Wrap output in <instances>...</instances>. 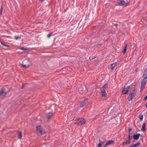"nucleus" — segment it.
Wrapping results in <instances>:
<instances>
[{
    "label": "nucleus",
    "mask_w": 147,
    "mask_h": 147,
    "mask_svg": "<svg viewBox=\"0 0 147 147\" xmlns=\"http://www.w3.org/2000/svg\"><path fill=\"white\" fill-rule=\"evenodd\" d=\"M77 121L74 122V124L80 126L84 125L85 124L86 122L85 119L84 118H77L74 121Z\"/></svg>",
    "instance_id": "1"
},
{
    "label": "nucleus",
    "mask_w": 147,
    "mask_h": 147,
    "mask_svg": "<svg viewBox=\"0 0 147 147\" xmlns=\"http://www.w3.org/2000/svg\"><path fill=\"white\" fill-rule=\"evenodd\" d=\"M142 78L143 79L141 81L140 92H141L143 90L145 86L146 83L147 82V77H142Z\"/></svg>",
    "instance_id": "2"
},
{
    "label": "nucleus",
    "mask_w": 147,
    "mask_h": 147,
    "mask_svg": "<svg viewBox=\"0 0 147 147\" xmlns=\"http://www.w3.org/2000/svg\"><path fill=\"white\" fill-rule=\"evenodd\" d=\"M108 84H105L101 88V91L102 93V96L103 97H105L107 96V94L106 93V90L107 88L108 87Z\"/></svg>",
    "instance_id": "3"
},
{
    "label": "nucleus",
    "mask_w": 147,
    "mask_h": 147,
    "mask_svg": "<svg viewBox=\"0 0 147 147\" xmlns=\"http://www.w3.org/2000/svg\"><path fill=\"white\" fill-rule=\"evenodd\" d=\"M132 130L131 128L130 127L128 129L129 133H128V137L127 140L126 141V142H123L122 143L123 145H125L126 144H129L131 141V136H130V133L131 132Z\"/></svg>",
    "instance_id": "4"
},
{
    "label": "nucleus",
    "mask_w": 147,
    "mask_h": 147,
    "mask_svg": "<svg viewBox=\"0 0 147 147\" xmlns=\"http://www.w3.org/2000/svg\"><path fill=\"white\" fill-rule=\"evenodd\" d=\"M134 90H132L133 92H131L130 93L128 97V100L129 101H131L132 100L133 98L136 96V93L135 92H134Z\"/></svg>",
    "instance_id": "5"
},
{
    "label": "nucleus",
    "mask_w": 147,
    "mask_h": 147,
    "mask_svg": "<svg viewBox=\"0 0 147 147\" xmlns=\"http://www.w3.org/2000/svg\"><path fill=\"white\" fill-rule=\"evenodd\" d=\"M42 128L41 127V126L40 125L37 126L36 127V130L38 133H39L41 135H43L45 134V131H42Z\"/></svg>",
    "instance_id": "6"
},
{
    "label": "nucleus",
    "mask_w": 147,
    "mask_h": 147,
    "mask_svg": "<svg viewBox=\"0 0 147 147\" xmlns=\"http://www.w3.org/2000/svg\"><path fill=\"white\" fill-rule=\"evenodd\" d=\"M129 88L130 87L129 86H127L126 88L124 87L122 90V94L124 95L127 94L129 92Z\"/></svg>",
    "instance_id": "7"
},
{
    "label": "nucleus",
    "mask_w": 147,
    "mask_h": 147,
    "mask_svg": "<svg viewBox=\"0 0 147 147\" xmlns=\"http://www.w3.org/2000/svg\"><path fill=\"white\" fill-rule=\"evenodd\" d=\"M7 92L6 91V88H2L0 91V96H5L6 95Z\"/></svg>",
    "instance_id": "8"
},
{
    "label": "nucleus",
    "mask_w": 147,
    "mask_h": 147,
    "mask_svg": "<svg viewBox=\"0 0 147 147\" xmlns=\"http://www.w3.org/2000/svg\"><path fill=\"white\" fill-rule=\"evenodd\" d=\"M140 136H142V135L140 134H137L134 135L133 138L134 140H137L139 138Z\"/></svg>",
    "instance_id": "9"
},
{
    "label": "nucleus",
    "mask_w": 147,
    "mask_h": 147,
    "mask_svg": "<svg viewBox=\"0 0 147 147\" xmlns=\"http://www.w3.org/2000/svg\"><path fill=\"white\" fill-rule=\"evenodd\" d=\"M1 44L3 46L5 47L4 48L1 47V48L4 49H9L10 46L6 44V43H3L1 42Z\"/></svg>",
    "instance_id": "10"
},
{
    "label": "nucleus",
    "mask_w": 147,
    "mask_h": 147,
    "mask_svg": "<svg viewBox=\"0 0 147 147\" xmlns=\"http://www.w3.org/2000/svg\"><path fill=\"white\" fill-rule=\"evenodd\" d=\"M88 100V98H85L80 105V107H83L86 103Z\"/></svg>",
    "instance_id": "11"
},
{
    "label": "nucleus",
    "mask_w": 147,
    "mask_h": 147,
    "mask_svg": "<svg viewBox=\"0 0 147 147\" xmlns=\"http://www.w3.org/2000/svg\"><path fill=\"white\" fill-rule=\"evenodd\" d=\"M53 115V112H49L48 113V114L47 115V122L49 121Z\"/></svg>",
    "instance_id": "12"
},
{
    "label": "nucleus",
    "mask_w": 147,
    "mask_h": 147,
    "mask_svg": "<svg viewBox=\"0 0 147 147\" xmlns=\"http://www.w3.org/2000/svg\"><path fill=\"white\" fill-rule=\"evenodd\" d=\"M117 64V62H115L113 64H111L110 68L112 70H113Z\"/></svg>",
    "instance_id": "13"
},
{
    "label": "nucleus",
    "mask_w": 147,
    "mask_h": 147,
    "mask_svg": "<svg viewBox=\"0 0 147 147\" xmlns=\"http://www.w3.org/2000/svg\"><path fill=\"white\" fill-rule=\"evenodd\" d=\"M125 3V1L123 0H121L120 2L118 3V5L119 6H122Z\"/></svg>",
    "instance_id": "14"
},
{
    "label": "nucleus",
    "mask_w": 147,
    "mask_h": 147,
    "mask_svg": "<svg viewBox=\"0 0 147 147\" xmlns=\"http://www.w3.org/2000/svg\"><path fill=\"white\" fill-rule=\"evenodd\" d=\"M146 124L145 123H144L143 124L142 127L141 128V130L143 132L146 131Z\"/></svg>",
    "instance_id": "15"
},
{
    "label": "nucleus",
    "mask_w": 147,
    "mask_h": 147,
    "mask_svg": "<svg viewBox=\"0 0 147 147\" xmlns=\"http://www.w3.org/2000/svg\"><path fill=\"white\" fill-rule=\"evenodd\" d=\"M107 144H108V145H110L111 144L114 145L115 144L114 141L113 140H109L107 141Z\"/></svg>",
    "instance_id": "16"
},
{
    "label": "nucleus",
    "mask_w": 147,
    "mask_h": 147,
    "mask_svg": "<svg viewBox=\"0 0 147 147\" xmlns=\"http://www.w3.org/2000/svg\"><path fill=\"white\" fill-rule=\"evenodd\" d=\"M99 143L98 144V147H101L103 144V142L100 139L99 140Z\"/></svg>",
    "instance_id": "17"
},
{
    "label": "nucleus",
    "mask_w": 147,
    "mask_h": 147,
    "mask_svg": "<svg viewBox=\"0 0 147 147\" xmlns=\"http://www.w3.org/2000/svg\"><path fill=\"white\" fill-rule=\"evenodd\" d=\"M140 142H137L136 144H132L133 147H138L140 144Z\"/></svg>",
    "instance_id": "18"
},
{
    "label": "nucleus",
    "mask_w": 147,
    "mask_h": 147,
    "mask_svg": "<svg viewBox=\"0 0 147 147\" xmlns=\"http://www.w3.org/2000/svg\"><path fill=\"white\" fill-rule=\"evenodd\" d=\"M18 138L21 139L22 138V133L21 131H19L18 134Z\"/></svg>",
    "instance_id": "19"
},
{
    "label": "nucleus",
    "mask_w": 147,
    "mask_h": 147,
    "mask_svg": "<svg viewBox=\"0 0 147 147\" xmlns=\"http://www.w3.org/2000/svg\"><path fill=\"white\" fill-rule=\"evenodd\" d=\"M139 118L140 119V121H142L143 118V115L142 114H140L139 115Z\"/></svg>",
    "instance_id": "20"
},
{
    "label": "nucleus",
    "mask_w": 147,
    "mask_h": 147,
    "mask_svg": "<svg viewBox=\"0 0 147 147\" xmlns=\"http://www.w3.org/2000/svg\"><path fill=\"white\" fill-rule=\"evenodd\" d=\"M127 44L125 45V48L123 49V54H124L126 53V51L127 50L126 49L127 48Z\"/></svg>",
    "instance_id": "21"
},
{
    "label": "nucleus",
    "mask_w": 147,
    "mask_h": 147,
    "mask_svg": "<svg viewBox=\"0 0 147 147\" xmlns=\"http://www.w3.org/2000/svg\"><path fill=\"white\" fill-rule=\"evenodd\" d=\"M143 74L147 75V68L145 69L144 71Z\"/></svg>",
    "instance_id": "22"
},
{
    "label": "nucleus",
    "mask_w": 147,
    "mask_h": 147,
    "mask_svg": "<svg viewBox=\"0 0 147 147\" xmlns=\"http://www.w3.org/2000/svg\"><path fill=\"white\" fill-rule=\"evenodd\" d=\"M22 65L23 67L24 68H28L29 67V65H26L24 64H22Z\"/></svg>",
    "instance_id": "23"
},
{
    "label": "nucleus",
    "mask_w": 147,
    "mask_h": 147,
    "mask_svg": "<svg viewBox=\"0 0 147 147\" xmlns=\"http://www.w3.org/2000/svg\"><path fill=\"white\" fill-rule=\"evenodd\" d=\"M97 57H98V56L96 55H95V56H94L93 57H92V59H90V60H92L93 59H95V58H96Z\"/></svg>",
    "instance_id": "24"
},
{
    "label": "nucleus",
    "mask_w": 147,
    "mask_h": 147,
    "mask_svg": "<svg viewBox=\"0 0 147 147\" xmlns=\"http://www.w3.org/2000/svg\"><path fill=\"white\" fill-rule=\"evenodd\" d=\"M52 33L51 32L48 35H47V37L48 38H49L52 35Z\"/></svg>",
    "instance_id": "25"
},
{
    "label": "nucleus",
    "mask_w": 147,
    "mask_h": 147,
    "mask_svg": "<svg viewBox=\"0 0 147 147\" xmlns=\"http://www.w3.org/2000/svg\"><path fill=\"white\" fill-rule=\"evenodd\" d=\"M2 10H3V7H1L0 11V13L1 15L2 14Z\"/></svg>",
    "instance_id": "26"
},
{
    "label": "nucleus",
    "mask_w": 147,
    "mask_h": 147,
    "mask_svg": "<svg viewBox=\"0 0 147 147\" xmlns=\"http://www.w3.org/2000/svg\"><path fill=\"white\" fill-rule=\"evenodd\" d=\"M20 38L18 36H15L14 37V38L16 40H17L18 39Z\"/></svg>",
    "instance_id": "27"
},
{
    "label": "nucleus",
    "mask_w": 147,
    "mask_h": 147,
    "mask_svg": "<svg viewBox=\"0 0 147 147\" xmlns=\"http://www.w3.org/2000/svg\"><path fill=\"white\" fill-rule=\"evenodd\" d=\"M102 45H103V44H98V45H96V46L97 47H98L99 46H101Z\"/></svg>",
    "instance_id": "28"
},
{
    "label": "nucleus",
    "mask_w": 147,
    "mask_h": 147,
    "mask_svg": "<svg viewBox=\"0 0 147 147\" xmlns=\"http://www.w3.org/2000/svg\"><path fill=\"white\" fill-rule=\"evenodd\" d=\"M20 49L22 50H26L27 49L26 48H25L24 47H22L20 48Z\"/></svg>",
    "instance_id": "29"
},
{
    "label": "nucleus",
    "mask_w": 147,
    "mask_h": 147,
    "mask_svg": "<svg viewBox=\"0 0 147 147\" xmlns=\"http://www.w3.org/2000/svg\"><path fill=\"white\" fill-rule=\"evenodd\" d=\"M129 4V2H128V3H127L125 5V7H127V6Z\"/></svg>",
    "instance_id": "30"
},
{
    "label": "nucleus",
    "mask_w": 147,
    "mask_h": 147,
    "mask_svg": "<svg viewBox=\"0 0 147 147\" xmlns=\"http://www.w3.org/2000/svg\"><path fill=\"white\" fill-rule=\"evenodd\" d=\"M105 35L104 34L102 33L99 36H102V37H104L105 36Z\"/></svg>",
    "instance_id": "31"
},
{
    "label": "nucleus",
    "mask_w": 147,
    "mask_h": 147,
    "mask_svg": "<svg viewBox=\"0 0 147 147\" xmlns=\"http://www.w3.org/2000/svg\"><path fill=\"white\" fill-rule=\"evenodd\" d=\"M138 68L137 67L135 70V71L136 72H137L138 71Z\"/></svg>",
    "instance_id": "32"
},
{
    "label": "nucleus",
    "mask_w": 147,
    "mask_h": 147,
    "mask_svg": "<svg viewBox=\"0 0 147 147\" xmlns=\"http://www.w3.org/2000/svg\"><path fill=\"white\" fill-rule=\"evenodd\" d=\"M147 77V75L143 74L142 77Z\"/></svg>",
    "instance_id": "33"
},
{
    "label": "nucleus",
    "mask_w": 147,
    "mask_h": 147,
    "mask_svg": "<svg viewBox=\"0 0 147 147\" xmlns=\"http://www.w3.org/2000/svg\"><path fill=\"white\" fill-rule=\"evenodd\" d=\"M108 145V144H107V142L106 144L103 147H106Z\"/></svg>",
    "instance_id": "34"
},
{
    "label": "nucleus",
    "mask_w": 147,
    "mask_h": 147,
    "mask_svg": "<svg viewBox=\"0 0 147 147\" xmlns=\"http://www.w3.org/2000/svg\"><path fill=\"white\" fill-rule=\"evenodd\" d=\"M25 85V84H23L22 85V87H21V88H24V87Z\"/></svg>",
    "instance_id": "35"
},
{
    "label": "nucleus",
    "mask_w": 147,
    "mask_h": 147,
    "mask_svg": "<svg viewBox=\"0 0 147 147\" xmlns=\"http://www.w3.org/2000/svg\"><path fill=\"white\" fill-rule=\"evenodd\" d=\"M3 36L4 37H6V38H9L10 37V36Z\"/></svg>",
    "instance_id": "36"
},
{
    "label": "nucleus",
    "mask_w": 147,
    "mask_h": 147,
    "mask_svg": "<svg viewBox=\"0 0 147 147\" xmlns=\"http://www.w3.org/2000/svg\"><path fill=\"white\" fill-rule=\"evenodd\" d=\"M129 147H133L132 144L129 146Z\"/></svg>",
    "instance_id": "37"
},
{
    "label": "nucleus",
    "mask_w": 147,
    "mask_h": 147,
    "mask_svg": "<svg viewBox=\"0 0 147 147\" xmlns=\"http://www.w3.org/2000/svg\"><path fill=\"white\" fill-rule=\"evenodd\" d=\"M140 131V130H138L137 131L136 133H137L138 131Z\"/></svg>",
    "instance_id": "38"
},
{
    "label": "nucleus",
    "mask_w": 147,
    "mask_h": 147,
    "mask_svg": "<svg viewBox=\"0 0 147 147\" xmlns=\"http://www.w3.org/2000/svg\"><path fill=\"white\" fill-rule=\"evenodd\" d=\"M118 24H115V25L116 26H117Z\"/></svg>",
    "instance_id": "39"
},
{
    "label": "nucleus",
    "mask_w": 147,
    "mask_h": 147,
    "mask_svg": "<svg viewBox=\"0 0 147 147\" xmlns=\"http://www.w3.org/2000/svg\"><path fill=\"white\" fill-rule=\"evenodd\" d=\"M146 107H147V103H146Z\"/></svg>",
    "instance_id": "40"
},
{
    "label": "nucleus",
    "mask_w": 147,
    "mask_h": 147,
    "mask_svg": "<svg viewBox=\"0 0 147 147\" xmlns=\"http://www.w3.org/2000/svg\"><path fill=\"white\" fill-rule=\"evenodd\" d=\"M132 134L131 133H130V136Z\"/></svg>",
    "instance_id": "41"
},
{
    "label": "nucleus",
    "mask_w": 147,
    "mask_h": 147,
    "mask_svg": "<svg viewBox=\"0 0 147 147\" xmlns=\"http://www.w3.org/2000/svg\"><path fill=\"white\" fill-rule=\"evenodd\" d=\"M0 46H1V45H0Z\"/></svg>",
    "instance_id": "42"
}]
</instances>
